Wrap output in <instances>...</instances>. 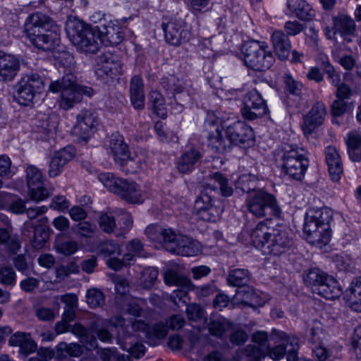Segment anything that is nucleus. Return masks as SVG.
I'll list each match as a JSON object with an SVG mask.
<instances>
[{
    "label": "nucleus",
    "instance_id": "f257e3e1",
    "mask_svg": "<svg viewBox=\"0 0 361 361\" xmlns=\"http://www.w3.org/2000/svg\"><path fill=\"white\" fill-rule=\"evenodd\" d=\"M258 178L252 174H243L238 179V185L246 193L245 207L246 210L257 219L268 215L279 218L281 209L276 196L267 190L258 188Z\"/></svg>",
    "mask_w": 361,
    "mask_h": 361
},
{
    "label": "nucleus",
    "instance_id": "f03ea898",
    "mask_svg": "<svg viewBox=\"0 0 361 361\" xmlns=\"http://www.w3.org/2000/svg\"><path fill=\"white\" fill-rule=\"evenodd\" d=\"M252 245L264 254L280 257L293 247V239L285 226L270 227L264 221L257 224L250 234Z\"/></svg>",
    "mask_w": 361,
    "mask_h": 361
},
{
    "label": "nucleus",
    "instance_id": "7ed1b4c3",
    "mask_svg": "<svg viewBox=\"0 0 361 361\" xmlns=\"http://www.w3.org/2000/svg\"><path fill=\"white\" fill-rule=\"evenodd\" d=\"M226 137H223L219 128L208 135V145L216 152L224 153L230 149L232 144L240 147H249L254 142L252 128L245 122L238 121L227 126L225 130Z\"/></svg>",
    "mask_w": 361,
    "mask_h": 361
},
{
    "label": "nucleus",
    "instance_id": "20e7f679",
    "mask_svg": "<svg viewBox=\"0 0 361 361\" xmlns=\"http://www.w3.org/2000/svg\"><path fill=\"white\" fill-rule=\"evenodd\" d=\"M333 211L328 207L311 208L305 215L303 226L307 241L312 245H326L331 236Z\"/></svg>",
    "mask_w": 361,
    "mask_h": 361
},
{
    "label": "nucleus",
    "instance_id": "39448f33",
    "mask_svg": "<svg viewBox=\"0 0 361 361\" xmlns=\"http://www.w3.org/2000/svg\"><path fill=\"white\" fill-rule=\"evenodd\" d=\"M275 161L281 172L290 178L301 180L309 167V159L304 150L283 145L275 154Z\"/></svg>",
    "mask_w": 361,
    "mask_h": 361
},
{
    "label": "nucleus",
    "instance_id": "423d86ee",
    "mask_svg": "<svg viewBox=\"0 0 361 361\" xmlns=\"http://www.w3.org/2000/svg\"><path fill=\"white\" fill-rule=\"evenodd\" d=\"M49 90L53 93L61 92L59 106L63 110H68L80 103L83 95L91 97L94 92L92 87L79 85L76 76L73 73L66 74L61 80L52 81Z\"/></svg>",
    "mask_w": 361,
    "mask_h": 361
},
{
    "label": "nucleus",
    "instance_id": "0eeeda50",
    "mask_svg": "<svg viewBox=\"0 0 361 361\" xmlns=\"http://www.w3.org/2000/svg\"><path fill=\"white\" fill-rule=\"evenodd\" d=\"M98 179L109 192L127 202L140 204L143 202L144 193L136 182L117 177L111 173H100Z\"/></svg>",
    "mask_w": 361,
    "mask_h": 361
},
{
    "label": "nucleus",
    "instance_id": "6e6552de",
    "mask_svg": "<svg viewBox=\"0 0 361 361\" xmlns=\"http://www.w3.org/2000/svg\"><path fill=\"white\" fill-rule=\"evenodd\" d=\"M65 30L80 52L95 54L99 50L102 43L96 26L91 24H66Z\"/></svg>",
    "mask_w": 361,
    "mask_h": 361
},
{
    "label": "nucleus",
    "instance_id": "1a4fd4ad",
    "mask_svg": "<svg viewBox=\"0 0 361 361\" xmlns=\"http://www.w3.org/2000/svg\"><path fill=\"white\" fill-rule=\"evenodd\" d=\"M23 31L30 42L39 49L54 52L59 47L57 24H25Z\"/></svg>",
    "mask_w": 361,
    "mask_h": 361
},
{
    "label": "nucleus",
    "instance_id": "9d476101",
    "mask_svg": "<svg viewBox=\"0 0 361 361\" xmlns=\"http://www.w3.org/2000/svg\"><path fill=\"white\" fill-rule=\"evenodd\" d=\"M245 64L251 69L263 71L269 69L274 63L275 58L263 42L250 41L241 47Z\"/></svg>",
    "mask_w": 361,
    "mask_h": 361
},
{
    "label": "nucleus",
    "instance_id": "9b49d317",
    "mask_svg": "<svg viewBox=\"0 0 361 361\" xmlns=\"http://www.w3.org/2000/svg\"><path fill=\"white\" fill-rule=\"evenodd\" d=\"M217 188L218 186L212 183L204 184V189L197 196L194 204L195 213L200 219L205 221H216L219 219L222 210L214 205L212 195L209 192V190L215 191Z\"/></svg>",
    "mask_w": 361,
    "mask_h": 361
},
{
    "label": "nucleus",
    "instance_id": "f8f14e48",
    "mask_svg": "<svg viewBox=\"0 0 361 361\" xmlns=\"http://www.w3.org/2000/svg\"><path fill=\"white\" fill-rule=\"evenodd\" d=\"M44 86L43 80L39 74L24 75L16 85L14 97L19 104L28 106L35 95L43 90Z\"/></svg>",
    "mask_w": 361,
    "mask_h": 361
},
{
    "label": "nucleus",
    "instance_id": "ddd939ff",
    "mask_svg": "<svg viewBox=\"0 0 361 361\" xmlns=\"http://www.w3.org/2000/svg\"><path fill=\"white\" fill-rule=\"evenodd\" d=\"M240 111L245 120L254 121L267 115L269 110L265 100L260 93L254 89L245 94L243 106Z\"/></svg>",
    "mask_w": 361,
    "mask_h": 361
},
{
    "label": "nucleus",
    "instance_id": "4468645a",
    "mask_svg": "<svg viewBox=\"0 0 361 361\" xmlns=\"http://www.w3.org/2000/svg\"><path fill=\"white\" fill-rule=\"evenodd\" d=\"M110 149L116 161L122 166L129 165L134 171L141 169L145 162L139 156L131 155L128 145L121 136H114L111 138Z\"/></svg>",
    "mask_w": 361,
    "mask_h": 361
},
{
    "label": "nucleus",
    "instance_id": "2eb2a0df",
    "mask_svg": "<svg viewBox=\"0 0 361 361\" xmlns=\"http://www.w3.org/2000/svg\"><path fill=\"white\" fill-rule=\"evenodd\" d=\"M26 182L28 195L32 200L39 202L47 198L50 195L43 185V176L41 171L34 165L26 168Z\"/></svg>",
    "mask_w": 361,
    "mask_h": 361
},
{
    "label": "nucleus",
    "instance_id": "dca6fc26",
    "mask_svg": "<svg viewBox=\"0 0 361 361\" xmlns=\"http://www.w3.org/2000/svg\"><path fill=\"white\" fill-rule=\"evenodd\" d=\"M96 74L101 78H114L123 73V66L119 57L110 51L100 54L97 60Z\"/></svg>",
    "mask_w": 361,
    "mask_h": 361
},
{
    "label": "nucleus",
    "instance_id": "f3484780",
    "mask_svg": "<svg viewBox=\"0 0 361 361\" xmlns=\"http://www.w3.org/2000/svg\"><path fill=\"white\" fill-rule=\"evenodd\" d=\"M98 121L93 113L89 110H82L77 116V121L73 128L74 135L86 140L94 131Z\"/></svg>",
    "mask_w": 361,
    "mask_h": 361
},
{
    "label": "nucleus",
    "instance_id": "a211bd4d",
    "mask_svg": "<svg viewBox=\"0 0 361 361\" xmlns=\"http://www.w3.org/2000/svg\"><path fill=\"white\" fill-rule=\"evenodd\" d=\"M326 114V109L324 104L321 102H316L310 111L303 117L302 129L304 134L309 135L322 125Z\"/></svg>",
    "mask_w": 361,
    "mask_h": 361
},
{
    "label": "nucleus",
    "instance_id": "6ab92c4d",
    "mask_svg": "<svg viewBox=\"0 0 361 361\" xmlns=\"http://www.w3.org/2000/svg\"><path fill=\"white\" fill-rule=\"evenodd\" d=\"M100 42L105 46L117 45L124 39L125 33L121 27L116 24H102L96 26Z\"/></svg>",
    "mask_w": 361,
    "mask_h": 361
},
{
    "label": "nucleus",
    "instance_id": "aec40b11",
    "mask_svg": "<svg viewBox=\"0 0 361 361\" xmlns=\"http://www.w3.org/2000/svg\"><path fill=\"white\" fill-rule=\"evenodd\" d=\"M325 161L331 179L337 182L341 179L343 172L341 156L334 146L329 145L325 149Z\"/></svg>",
    "mask_w": 361,
    "mask_h": 361
},
{
    "label": "nucleus",
    "instance_id": "412c9836",
    "mask_svg": "<svg viewBox=\"0 0 361 361\" xmlns=\"http://www.w3.org/2000/svg\"><path fill=\"white\" fill-rule=\"evenodd\" d=\"M74 156V151L71 147H64L56 151L49 162L48 173L51 178L59 176L63 171L65 165L68 163Z\"/></svg>",
    "mask_w": 361,
    "mask_h": 361
},
{
    "label": "nucleus",
    "instance_id": "4be33fe9",
    "mask_svg": "<svg viewBox=\"0 0 361 361\" xmlns=\"http://www.w3.org/2000/svg\"><path fill=\"white\" fill-rule=\"evenodd\" d=\"M285 90L288 92L286 102L292 109H298L302 100V85L296 81L290 74L283 78Z\"/></svg>",
    "mask_w": 361,
    "mask_h": 361
},
{
    "label": "nucleus",
    "instance_id": "5701e85b",
    "mask_svg": "<svg viewBox=\"0 0 361 361\" xmlns=\"http://www.w3.org/2000/svg\"><path fill=\"white\" fill-rule=\"evenodd\" d=\"M166 41L174 46L189 39L190 33L183 24H161Z\"/></svg>",
    "mask_w": 361,
    "mask_h": 361
},
{
    "label": "nucleus",
    "instance_id": "b1692460",
    "mask_svg": "<svg viewBox=\"0 0 361 361\" xmlns=\"http://www.w3.org/2000/svg\"><path fill=\"white\" fill-rule=\"evenodd\" d=\"M19 69L20 63L14 56L0 52V81L12 80Z\"/></svg>",
    "mask_w": 361,
    "mask_h": 361
},
{
    "label": "nucleus",
    "instance_id": "393cba45",
    "mask_svg": "<svg viewBox=\"0 0 361 361\" xmlns=\"http://www.w3.org/2000/svg\"><path fill=\"white\" fill-rule=\"evenodd\" d=\"M287 8L290 15L303 21H312L315 16V11L305 0H287Z\"/></svg>",
    "mask_w": 361,
    "mask_h": 361
},
{
    "label": "nucleus",
    "instance_id": "a878e982",
    "mask_svg": "<svg viewBox=\"0 0 361 361\" xmlns=\"http://www.w3.org/2000/svg\"><path fill=\"white\" fill-rule=\"evenodd\" d=\"M252 340L257 343L259 347L255 345H247L245 348V353L247 357H252L255 361H259L266 355L265 349H268V334L265 331H257L253 334Z\"/></svg>",
    "mask_w": 361,
    "mask_h": 361
},
{
    "label": "nucleus",
    "instance_id": "bb28decb",
    "mask_svg": "<svg viewBox=\"0 0 361 361\" xmlns=\"http://www.w3.org/2000/svg\"><path fill=\"white\" fill-rule=\"evenodd\" d=\"M145 86L140 75H134L130 81V102L136 109H142L145 106Z\"/></svg>",
    "mask_w": 361,
    "mask_h": 361
},
{
    "label": "nucleus",
    "instance_id": "cd10ccee",
    "mask_svg": "<svg viewBox=\"0 0 361 361\" xmlns=\"http://www.w3.org/2000/svg\"><path fill=\"white\" fill-rule=\"evenodd\" d=\"M274 51L281 61L288 59L291 49L289 38L281 30H275L271 37Z\"/></svg>",
    "mask_w": 361,
    "mask_h": 361
},
{
    "label": "nucleus",
    "instance_id": "c85d7f7f",
    "mask_svg": "<svg viewBox=\"0 0 361 361\" xmlns=\"http://www.w3.org/2000/svg\"><path fill=\"white\" fill-rule=\"evenodd\" d=\"M314 293L327 300H334L339 298L342 290L337 281L332 276L327 277L324 283L314 288Z\"/></svg>",
    "mask_w": 361,
    "mask_h": 361
},
{
    "label": "nucleus",
    "instance_id": "c756f323",
    "mask_svg": "<svg viewBox=\"0 0 361 361\" xmlns=\"http://www.w3.org/2000/svg\"><path fill=\"white\" fill-rule=\"evenodd\" d=\"M201 251V246L197 241H195L188 236L181 235L172 253L178 255L190 257L197 255Z\"/></svg>",
    "mask_w": 361,
    "mask_h": 361
},
{
    "label": "nucleus",
    "instance_id": "7c9ffc66",
    "mask_svg": "<svg viewBox=\"0 0 361 361\" xmlns=\"http://www.w3.org/2000/svg\"><path fill=\"white\" fill-rule=\"evenodd\" d=\"M11 346H18L21 353L30 354L36 349V344L31 338L30 334L18 331L13 334L9 340Z\"/></svg>",
    "mask_w": 361,
    "mask_h": 361
},
{
    "label": "nucleus",
    "instance_id": "2f4dec72",
    "mask_svg": "<svg viewBox=\"0 0 361 361\" xmlns=\"http://www.w3.org/2000/svg\"><path fill=\"white\" fill-rule=\"evenodd\" d=\"M200 158V152L195 148L190 147L180 157L177 168L180 173H189L193 169L195 164Z\"/></svg>",
    "mask_w": 361,
    "mask_h": 361
},
{
    "label": "nucleus",
    "instance_id": "473e14b6",
    "mask_svg": "<svg viewBox=\"0 0 361 361\" xmlns=\"http://www.w3.org/2000/svg\"><path fill=\"white\" fill-rule=\"evenodd\" d=\"M251 279L248 269L235 268L230 269L226 277L227 283L232 287H243L247 286Z\"/></svg>",
    "mask_w": 361,
    "mask_h": 361
},
{
    "label": "nucleus",
    "instance_id": "72a5a7b5",
    "mask_svg": "<svg viewBox=\"0 0 361 361\" xmlns=\"http://www.w3.org/2000/svg\"><path fill=\"white\" fill-rule=\"evenodd\" d=\"M71 331L77 336L85 347L90 350L95 349L97 347V341L92 334V329L85 328L80 324H75L71 326Z\"/></svg>",
    "mask_w": 361,
    "mask_h": 361
},
{
    "label": "nucleus",
    "instance_id": "f704fd0d",
    "mask_svg": "<svg viewBox=\"0 0 361 361\" xmlns=\"http://www.w3.org/2000/svg\"><path fill=\"white\" fill-rule=\"evenodd\" d=\"M150 109L159 117L165 118L167 111L166 102L163 95L157 90H152L149 94Z\"/></svg>",
    "mask_w": 361,
    "mask_h": 361
},
{
    "label": "nucleus",
    "instance_id": "c9c22d12",
    "mask_svg": "<svg viewBox=\"0 0 361 361\" xmlns=\"http://www.w3.org/2000/svg\"><path fill=\"white\" fill-rule=\"evenodd\" d=\"M329 276L318 269H312L305 274L304 281L307 286L312 288V292L314 293V288L322 285L326 279Z\"/></svg>",
    "mask_w": 361,
    "mask_h": 361
},
{
    "label": "nucleus",
    "instance_id": "e433bc0d",
    "mask_svg": "<svg viewBox=\"0 0 361 361\" xmlns=\"http://www.w3.org/2000/svg\"><path fill=\"white\" fill-rule=\"evenodd\" d=\"M350 300L353 310L361 312V276L355 278L350 287Z\"/></svg>",
    "mask_w": 361,
    "mask_h": 361
},
{
    "label": "nucleus",
    "instance_id": "4c0bfd02",
    "mask_svg": "<svg viewBox=\"0 0 361 361\" xmlns=\"http://www.w3.org/2000/svg\"><path fill=\"white\" fill-rule=\"evenodd\" d=\"M346 145L350 159L353 161H359L357 152L361 146V134L351 132L348 134Z\"/></svg>",
    "mask_w": 361,
    "mask_h": 361
},
{
    "label": "nucleus",
    "instance_id": "58836bf2",
    "mask_svg": "<svg viewBox=\"0 0 361 361\" xmlns=\"http://www.w3.org/2000/svg\"><path fill=\"white\" fill-rule=\"evenodd\" d=\"M207 183H212L214 185L217 183L221 195L224 197H230L233 192V190L229 185L228 179L221 173L216 172L209 175Z\"/></svg>",
    "mask_w": 361,
    "mask_h": 361
},
{
    "label": "nucleus",
    "instance_id": "ea45409f",
    "mask_svg": "<svg viewBox=\"0 0 361 361\" xmlns=\"http://www.w3.org/2000/svg\"><path fill=\"white\" fill-rule=\"evenodd\" d=\"M275 335L280 341L289 342L290 348L287 350V361H298V339L295 337H290L284 332H276Z\"/></svg>",
    "mask_w": 361,
    "mask_h": 361
},
{
    "label": "nucleus",
    "instance_id": "a19ab883",
    "mask_svg": "<svg viewBox=\"0 0 361 361\" xmlns=\"http://www.w3.org/2000/svg\"><path fill=\"white\" fill-rule=\"evenodd\" d=\"M326 30L329 39L336 38L338 35L346 37L354 34L355 24H333L331 28L327 27Z\"/></svg>",
    "mask_w": 361,
    "mask_h": 361
},
{
    "label": "nucleus",
    "instance_id": "79ce46f5",
    "mask_svg": "<svg viewBox=\"0 0 361 361\" xmlns=\"http://www.w3.org/2000/svg\"><path fill=\"white\" fill-rule=\"evenodd\" d=\"M276 332H281V331L274 330L271 334V339L278 342L279 344L275 347L270 348L268 349L267 355L270 357L272 360H280L283 357L287 350L288 349L289 342L280 341L275 335Z\"/></svg>",
    "mask_w": 361,
    "mask_h": 361
},
{
    "label": "nucleus",
    "instance_id": "37998d69",
    "mask_svg": "<svg viewBox=\"0 0 361 361\" xmlns=\"http://www.w3.org/2000/svg\"><path fill=\"white\" fill-rule=\"evenodd\" d=\"M162 233L161 245L166 250L172 253L178 243V241L179 240V237H180L181 235L176 233L170 228H164Z\"/></svg>",
    "mask_w": 361,
    "mask_h": 361
},
{
    "label": "nucleus",
    "instance_id": "c03bdc74",
    "mask_svg": "<svg viewBox=\"0 0 361 361\" xmlns=\"http://www.w3.org/2000/svg\"><path fill=\"white\" fill-rule=\"evenodd\" d=\"M164 282L167 285L183 286L188 289L192 286L191 281L187 278L180 276L174 270H168L164 274Z\"/></svg>",
    "mask_w": 361,
    "mask_h": 361
},
{
    "label": "nucleus",
    "instance_id": "a18cd8bd",
    "mask_svg": "<svg viewBox=\"0 0 361 361\" xmlns=\"http://www.w3.org/2000/svg\"><path fill=\"white\" fill-rule=\"evenodd\" d=\"M161 85L166 91L173 94L181 93L185 89L183 82L173 75L163 78Z\"/></svg>",
    "mask_w": 361,
    "mask_h": 361
},
{
    "label": "nucleus",
    "instance_id": "49530a36",
    "mask_svg": "<svg viewBox=\"0 0 361 361\" xmlns=\"http://www.w3.org/2000/svg\"><path fill=\"white\" fill-rule=\"evenodd\" d=\"M322 61V68L324 72L327 75V78L331 81V84L336 87L341 84V75L334 67L329 63L328 57L326 55L321 56Z\"/></svg>",
    "mask_w": 361,
    "mask_h": 361
},
{
    "label": "nucleus",
    "instance_id": "de8ad7c7",
    "mask_svg": "<svg viewBox=\"0 0 361 361\" xmlns=\"http://www.w3.org/2000/svg\"><path fill=\"white\" fill-rule=\"evenodd\" d=\"M49 239L48 228L44 226H37L34 230V236L31 242L32 246L35 249H41Z\"/></svg>",
    "mask_w": 361,
    "mask_h": 361
},
{
    "label": "nucleus",
    "instance_id": "09e8293b",
    "mask_svg": "<svg viewBox=\"0 0 361 361\" xmlns=\"http://www.w3.org/2000/svg\"><path fill=\"white\" fill-rule=\"evenodd\" d=\"M73 229L82 237L91 238L94 233L97 226L94 223L84 220L75 224Z\"/></svg>",
    "mask_w": 361,
    "mask_h": 361
},
{
    "label": "nucleus",
    "instance_id": "8fccbe9b",
    "mask_svg": "<svg viewBox=\"0 0 361 361\" xmlns=\"http://www.w3.org/2000/svg\"><path fill=\"white\" fill-rule=\"evenodd\" d=\"M99 225L104 232L112 233L116 226L114 216L110 212L101 213L99 217Z\"/></svg>",
    "mask_w": 361,
    "mask_h": 361
},
{
    "label": "nucleus",
    "instance_id": "3c124183",
    "mask_svg": "<svg viewBox=\"0 0 361 361\" xmlns=\"http://www.w3.org/2000/svg\"><path fill=\"white\" fill-rule=\"evenodd\" d=\"M99 252L105 257H112L121 254L119 245L113 240H107L101 243Z\"/></svg>",
    "mask_w": 361,
    "mask_h": 361
},
{
    "label": "nucleus",
    "instance_id": "603ef678",
    "mask_svg": "<svg viewBox=\"0 0 361 361\" xmlns=\"http://www.w3.org/2000/svg\"><path fill=\"white\" fill-rule=\"evenodd\" d=\"M87 302L90 307L95 308L104 304V295L96 288L90 289L86 294Z\"/></svg>",
    "mask_w": 361,
    "mask_h": 361
},
{
    "label": "nucleus",
    "instance_id": "864d4df0",
    "mask_svg": "<svg viewBox=\"0 0 361 361\" xmlns=\"http://www.w3.org/2000/svg\"><path fill=\"white\" fill-rule=\"evenodd\" d=\"M78 242L71 240L60 242L56 245L57 252L65 256L75 254L78 250Z\"/></svg>",
    "mask_w": 361,
    "mask_h": 361
},
{
    "label": "nucleus",
    "instance_id": "5fc2aeb1",
    "mask_svg": "<svg viewBox=\"0 0 361 361\" xmlns=\"http://www.w3.org/2000/svg\"><path fill=\"white\" fill-rule=\"evenodd\" d=\"M236 300L240 302L251 306L253 305L256 302L257 295L250 288H247V290H238L235 294Z\"/></svg>",
    "mask_w": 361,
    "mask_h": 361
},
{
    "label": "nucleus",
    "instance_id": "6e6d98bb",
    "mask_svg": "<svg viewBox=\"0 0 361 361\" xmlns=\"http://www.w3.org/2000/svg\"><path fill=\"white\" fill-rule=\"evenodd\" d=\"M310 341L314 344H319L325 338L326 334L322 329V324L317 321H314L310 328Z\"/></svg>",
    "mask_w": 361,
    "mask_h": 361
},
{
    "label": "nucleus",
    "instance_id": "4d7b16f0",
    "mask_svg": "<svg viewBox=\"0 0 361 361\" xmlns=\"http://www.w3.org/2000/svg\"><path fill=\"white\" fill-rule=\"evenodd\" d=\"M228 324L223 320H214L209 324V331L210 334L216 337H221L226 331Z\"/></svg>",
    "mask_w": 361,
    "mask_h": 361
},
{
    "label": "nucleus",
    "instance_id": "13d9d810",
    "mask_svg": "<svg viewBox=\"0 0 361 361\" xmlns=\"http://www.w3.org/2000/svg\"><path fill=\"white\" fill-rule=\"evenodd\" d=\"M16 282V274L9 267L0 269V283L6 286H13Z\"/></svg>",
    "mask_w": 361,
    "mask_h": 361
},
{
    "label": "nucleus",
    "instance_id": "bf43d9fd",
    "mask_svg": "<svg viewBox=\"0 0 361 361\" xmlns=\"http://www.w3.org/2000/svg\"><path fill=\"white\" fill-rule=\"evenodd\" d=\"M164 228L157 225L152 224L147 226L145 231V233L147 238L153 242L158 243L161 245V235H163Z\"/></svg>",
    "mask_w": 361,
    "mask_h": 361
},
{
    "label": "nucleus",
    "instance_id": "052dcab7",
    "mask_svg": "<svg viewBox=\"0 0 361 361\" xmlns=\"http://www.w3.org/2000/svg\"><path fill=\"white\" fill-rule=\"evenodd\" d=\"M167 326L163 322L156 323L153 326H149L147 338H164L167 334Z\"/></svg>",
    "mask_w": 361,
    "mask_h": 361
},
{
    "label": "nucleus",
    "instance_id": "680f3d73",
    "mask_svg": "<svg viewBox=\"0 0 361 361\" xmlns=\"http://www.w3.org/2000/svg\"><path fill=\"white\" fill-rule=\"evenodd\" d=\"M351 345L356 358L361 361V326L355 328L351 338Z\"/></svg>",
    "mask_w": 361,
    "mask_h": 361
},
{
    "label": "nucleus",
    "instance_id": "e2e57ef3",
    "mask_svg": "<svg viewBox=\"0 0 361 361\" xmlns=\"http://www.w3.org/2000/svg\"><path fill=\"white\" fill-rule=\"evenodd\" d=\"M58 350L65 351L68 355L72 357H78L82 353L80 345L76 343L68 345L66 343H61L58 345Z\"/></svg>",
    "mask_w": 361,
    "mask_h": 361
},
{
    "label": "nucleus",
    "instance_id": "0e129e2a",
    "mask_svg": "<svg viewBox=\"0 0 361 361\" xmlns=\"http://www.w3.org/2000/svg\"><path fill=\"white\" fill-rule=\"evenodd\" d=\"M50 208L59 212H64L69 207V202L64 196L58 195L52 199Z\"/></svg>",
    "mask_w": 361,
    "mask_h": 361
},
{
    "label": "nucleus",
    "instance_id": "69168bd1",
    "mask_svg": "<svg viewBox=\"0 0 361 361\" xmlns=\"http://www.w3.org/2000/svg\"><path fill=\"white\" fill-rule=\"evenodd\" d=\"M186 313L190 320L197 321L203 317V310L197 304H190L187 306Z\"/></svg>",
    "mask_w": 361,
    "mask_h": 361
},
{
    "label": "nucleus",
    "instance_id": "338daca9",
    "mask_svg": "<svg viewBox=\"0 0 361 361\" xmlns=\"http://www.w3.org/2000/svg\"><path fill=\"white\" fill-rule=\"evenodd\" d=\"M69 215L74 221H82L87 219V212L82 207L74 206L69 210Z\"/></svg>",
    "mask_w": 361,
    "mask_h": 361
},
{
    "label": "nucleus",
    "instance_id": "774afa93",
    "mask_svg": "<svg viewBox=\"0 0 361 361\" xmlns=\"http://www.w3.org/2000/svg\"><path fill=\"white\" fill-rule=\"evenodd\" d=\"M348 103L343 100L337 98L331 104V111L334 116L343 115L347 110Z\"/></svg>",
    "mask_w": 361,
    "mask_h": 361
}]
</instances>
